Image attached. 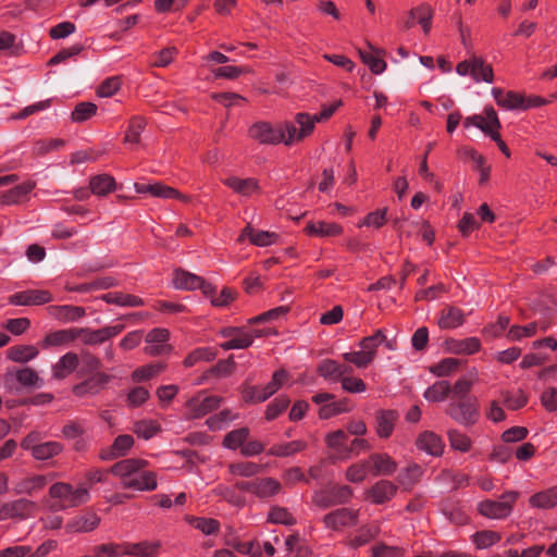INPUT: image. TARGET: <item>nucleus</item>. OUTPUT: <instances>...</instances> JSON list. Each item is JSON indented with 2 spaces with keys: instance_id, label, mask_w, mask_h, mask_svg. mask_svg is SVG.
<instances>
[{
  "instance_id": "4d7b16f0",
  "label": "nucleus",
  "mask_w": 557,
  "mask_h": 557,
  "mask_svg": "<svg viewBox=\"0 0 557 557\" xmlns=\"http://www.w3.org/2000/svg\"><path fill=\"white\" fill-rule=\"evenodd\" d=\"M502 396L505 406L512 411L522 409L527 406L529 400L528 395L521 388H519L516 394H512L509 391H503Z\"/></svg>"
},
{
  "instance_id": "37998d69",
  "label": "nucleus",
  "mask_w": 557,
  "mask_h": 557,
  "mask_svg": "<svg viewBox=\"0 0 557 557\" xmlns=\"http://www.w3.org/2000/svg\"><path fill=\"white\" fill-rule=\"evenodd\" d=\"M250 430L247 426H242L236 430L228 432L223 438V446L225 448L235 450L242 448L245 442L248 440Z\"/></svg>"
},
{
  "instance_id": "f257e3e1",
  "label": "nucleus",
  "mask_w": 557,
  "mask_h": 557,
  "mask_svg": "<svg viewBox=\"0 0 557 557\" xmlns=\"http://www.w3.org/2000/svg\"><path fill=\"white\" fill-rule=\"evenodd\" d=\"M445 412L457 423L471 428L480 419L479 400L473 395L468 398H459L458 401L449 403Z\"/></svg>"
},
{
  "instance_id": "b1692460",
  "label": "nucleus",
  "mask_w": 557,
  "mask_h": 557,
  "mask_svg": "<svg viewBox=\"0 0 557 557\" xmlns=\"http://www.w3.org/2000/svg\"><path fill=\"white\" fill-rule=\"evenodd\" d=\"M14 379L23 386H35L39 381L38 373L28 367L20 369L15 373L9 370L3 376L4 385L11 389Z\"/></svg>"
},
{
  "instance_id": "79ce46f5",
  "label": "nucleus",
  "mask_w": 557,
  "mask_h": 557,
  "mask_svg": "<svg viewBox=\"0 0 557 557\" xmlns=\"http://www.w3.org/2000/svg\"><path fill=\"white\" fill-rule=\"evenodd\" d=\"M411 15L416 17V23L421 25L424 35H429L434 15L432 7L428 3H422L411 9Z\"/></svg>"
},
{
  "instance_id": "393cba45",
  "label": "nucleus",
  "mask_w": 557,
  "mask_h": 557,
  "mask_svg": "<svg viewBox=\"0 0 557 557\" xmlns=\"http://www.w3.org/2000/svg\"><path fill=\"white\" fill-rule=\"evenodd\" d=\"M465 321L466 317L460 308L447 306L441 311L437 325L442 330H450L462 325Z\"/></svg>"
},
{
  "instance_id": "f8f14e48",
  "label": "nucleus",
  "mask_w": 557,
  "mask_h": 557,
  "mask_svg": "<svg viewBox=\"0 0 557 557\" xmlns=\"http://www.w3.org/2000/svg\"><path fill=\"white\" fill-rule=\"evenodd\" d=\"M148 466V461L141 458H127L115 462L109 472L113 475L120 476L121 482H125L127 479H133L134 474L145 469Z\"/></svg>"
},
{
  "instance_id": "49530a36",
  "label": "nucleus",
  "mask_w": 557,
  "mask_h": 557,
  "mask_svg": "<svg viewBox=\"0 0 557 557\" xmlns=\"http://www.w3.org/2000/svg\"><path fill=\"white\" fill-rule=\"evenodd\" d=\"M98 107L94 102L83 101L75 106L71 113V121L74 123H83L90 120L97 114Z\"/></svg>"
},
{
  "instance_id": "8fccbe9b",
  "label": "nucleus",
  "mask_w": 557,
  "mask_h": 557,
  "mask_svg": "<svg viewBox=\"0 0 557 557\" xmlns=\"http://www.w3.org/2000/svg\"><path fill=\"white\" fill-rule=\"evenodd\" d=\"M447 437L450 444V447L454 450H458L461 453H467L472 447L471 438L463 432L457 429H450L447 431Z\"/></svg>"
},
{
  "instance_id": "ea45409f",
  "label": "nucleus",
  "mask_w": 557,
  "mask_h": 557,
  "mask_svg": "<svg viewBox=\"0 0 557 557\" xmlns=\"http://www.w3.org/2000/svg\"><path fill=\"white\" fill-rule=\"evenodd\" d=\"M218 351L212 347H199L190 351L184 359L185 368H191L198 362H209L216 358Z\"/></svg>"
},
{
  "instance_id": "f03ea898",
  "label": "nucleus",
  "mask_w": 557,
  "mask_h": 557,
  "mask_svg": "<svg viewBox=\"0 0 557 557\" xmlns=\"http://www.w3.org/2000/svg\"><path fill=\"white\" fill-rule=\"evenodd\" d=\"M519 493L516 491L505 492L500 496V500L485 499L479 503L478 511L480 515L490 519H504L507 518L517 502Z\"/></svg>"
},
{
  "instance_id": "de8ad7c7",
  "label": "nucleus",
  "mask_w": 557,
  "mask_h": 557,
  "mask_svg": "<svg viewBox=\"0 0 557 557\" xmlns=\"http://www.w3.org/2000/svg\"><path fill=\"white\" fill-rule=\"evenodd\" d=\"M341 363L333 359H324L317 367L319 376L334 382L341 381Z\"/></svg>"
},
{
  "instance_id": "c85d7f7f",
  "label": "nucleus",
  "mask_w": 557,
  "mask_h": 557,
  "mask_svg": "<svg viewBox=\"0 0 557 557\" xmlns=\"http://www.w3.org/2000/svg\"><path fill=\"white\" fill-rule=\"evenodd\" d=\"M79 364L77 354L69 351L63 355L53 366V376L58 380L65 379L69 374L76 370Z\"/></svg>"
},
{
  "instance_id": "39448f33",
  "label": "nucleus",
  "mask_w": 557,
  "mask_h": 557,
  "mask_svg": "<svg viewBox=\"0 0 557 557\" xmlns=\"http://www.w3.org/2000/svg\"><path fill=\"white\" fill-rule=\"evenodd\" d=\"M36 509V503L26 498H18L13 502L4 503L0 507V521L8 519H27L34 515Z\"/></svg>"
},
{
  "instance_id": "bf43d9fd",
  "label": "nucleus",
  "mask_w": 557,
  "mask_h": 557,
  "mask_svg": "<svg viewBox=\"0 0 557 557\" xmlns=\"http://www.w3.org/2000/svg\"><path fill=\"white\" fill-rule=\"evenodd\" d=\"M295 122L299 125L298 141H301L306 137L310 136L317 123V121H314V116L306 112L297 113L295 115Z\"/></svg>"
},
{
  "instance_id": "5701e85b",
  "label": "nucleus",
  "mask_w": 557,
  "mask_h": 557,
  "mask_svg": "<svg viewBox=\"0 0 557 557\" xmlns=\"http://www.w3.org/2000/svg\"><path fill=\"white\" fill-rule=\"evenodd\" d=\"M121 482L124 488H134L137 491H154L158 486L157 473L153 471H143L133 479H125Z\"/></svg>"
},
{
  "instance_id": "2eb2a0df",
  "label": "nucleus",
  "mask_w": 557,
  "mask_h": 557,
  "mask_svg": "<svg viewBox=\"0 0 557 557\" xmlns=\"http://www.w3.org/2000/svg\"><path fill=\"white\" fill-rule=\"evenodd\" d=\"M398 417L397 410L394 409H380L375 412V432L380 438L392 436Z\"/></svg>"
},
{
  "instance_id": "f704fd0d",
  "label": "nucleus",
  "mask_w": 557,
  "mask_h": 557,
  "mask_svg": "<svg viewBox=\"0 0 557 557\" xmlns=\"http://www.w3.org/2000/svg\"><path fill=\"white\" fill-rule=\"evenodd\" d=\"M529 503L532 507L549 509L557 505V485L533 494Z\"/></svg>"
},
{
  "instance_id": "a211bd4d",
  "label": "nucleus",
  "mask_w": 557,
  "mask_h": 557,
  "mask_svg": "<svg viewBox=\"0 0 557 557\" xmlns=\"http://www.w3.org/2000/svg\"><path fill=\"white\" fill-rule=\"evenodd\" d=\"M124 555L135 557H156L161 547V542L143 541L138 543H122Z\"/></svg>"
},
{
  "instance_id": "680f3d73",
  "label": "nucleus",
  "mask_w": 557,
  "mask_h": 557,
  "mask_svg": "<svg viewBox=\"0 0 557 557\" xmlns=\"http://www.w3.org/2000/svg\"><path fill=\"white\" fill-rule=\"evenodd\" d=\"M101 367L102 362L99 357L89 351L82 352V367L79 370L81 375L85 376L101 372Z\"/></svg>"
},
{
  "instance_id": "6ab92c4d",
  "label": "nucleus",
  "mask_w": 557,
  "mask_h": 557,
  "mask_svg": "<svg viewBox=\"0 0 557 557\" xmlns=\"http://www.w3.org/2000/svg\"><path fill=\"white\" fill-rule=\"evenodd\" d=\"M416 445L420 450H424L435 457L441 456L444 451V443L441 436L432 431L421 433L416 441Z\"/></svg>"
},
{
  "instance_id": "20e7f679",
  "label": "nucleus",
  "mask_w": 557,
  "mask_h": 557,
  "mask_svg": "<svg viewBox=\"0 0 557 557\" xmlns=\"http://www.w3.org/2000/svg\"><path fill=\"white\" fill-rule=\"evenodd\" d=\"M248 135L261 145H277L285 139L283 128L273 127L264 121L253 123L248 129Z\"/></svg>"
},
{
  "instance_id": "c756f323",
  "label": "nucleus",
  "mask_w": 557,
  "mask_h": 557,
  "mask_svg": "<svg viewBox=\"0 0 557 557\" xmlns=\"http://www.w3.org/2000/svg\"><path fill=\"white\" fill-rule=\"evenodd\" d=\"M116 189V182L110 174H98L90 177L89 190L97 196H107Z\"/></svg>"
},
{
  "instance_id": "09e8293b",
  "label": "nucleus",
  "mask_w": 557,
  "mask_h": 557,
  "mask_svg": "<svg viewBox=\"0 0 557 557\" xmlns=\"http://www.w3.org/2000/svg\"><path fill=\"white\" fill-rule=\"evenodd\" d=\"M77 338H82L85 345H100L108 341L104 327L90 330L88 327H76Z\"/></svg>"
},
{
  "instance_id": "aec40b11",
  "label": "nucleus",
  "mask_w": 557,
  "mask_h": 557,
  "mask_svg": "<svg viewBox=\"0 0 557 557\" xmlns=\"http://www.w3.org/2000/svg\"><path fill=\"white\" fill-rule=\"evenodd\" d=\"M47 310L51 317L59 321H67V322H74L86 314V310L84 307L79 306H72V305H62L57 306L52 305L47 307Z\"/></svg>"
},
{
  "instance_id": "58836bf2",
  "label": "nucleus",
  "mask_w": 557,
  "mask_h": 557,
  "mask_svg": "<svg viewBox=\"0 0 557 557\" xmlns=\"http://www.w3.org/2000/svg\"><path fill=\"white\" fill-rule=\"evenodd\" d=\"M166 368V363L163 361L151 362L135 369L132 373V380L134 382H144L148 381L161 372H163Z\"/></svg>"
},
{
  "instance_id": "ddd939ff",
  "label": "nucleus",
  "mask_w": 557,
  "mask_h": 557,
  "mask_svg": "<svg viewBox=\"0 0 557 557\" xmlns=\"http://www.w3.org/2000/svg\"><path fill=\"white\" fill-rule=\"evenodd\" d=\"M368 461L373 476L392 475L397 470V462L386 453L371 454Z\"/></svg>"
},
{
  "instance_id": "a19ab883",
  "label": "nucleus",
  "mask_w": 557,
  "mask_h": 557,
  "mask_svg": "<svg viewBox=\"0 0 557 557\" xmlns=\"http://www.w3.org/2000/svg\"><path fill=\"white\" fill-rule=\"evenodd\" d=\"M451 393V385L448 381H437L428 387L423 397L431 403L444 401Z\"/></svg>"
},
{
  "instance_id": "4be33fe9",
  "label": "nucleus",
  "mask_w": 557,
  "mask_h": 557,
  "mask_svg": "<svg viewBox=\"0 0 557 557\" xmlns=\"http://www.w3.org/2000/svg\"><path fill=\"white\" fill-rule=\"evenodd\" d=\"M223 184L231 188L234 193L248 197L255 191L260 190L259 181L253 177L240 178L237 176H230L223 180Z\"/></svg>"
},
{
  "instance_id": "13d9d810",
  "label": "nucleus",
  "mask_w": 557,
  "mask_h": 557,
  "mask_svg": "<svg viewBox=\"0 0 557 557\" xmlns=\"http://www.w3.org/2000/svg\"><path fill=\"white\" fill-rule=\"evenodd\" d=\"M263 467L259 463L251 461L234 462L228 466V471L232 474L245 478L253 476L262 471Z\"/></svg>"
},
{
  "instance_id": "1a4fd4ad",
  "label": "nucleus",
  "mask_w": 557,
  "mask_h": 557,
  "mask_svg": "<svg viewBox=\"0 0 557 557\" xmlns=\"http://www.w3.org/2000/svg\"><path fill=\"white\" fill-rule=\"evenodd\" d=\"M223 398L220 396H207L202 400H199L198 396L191 397L186 401V407L189 410L188 419H199L206 414L216 410Z\"/></svg>"
},
{
  "instance_id": "3c124183",
  "label": "nucleus",
  "mask_w": 557,
  "mask_h": 557,
  "mask_svg": "<svg viewBox=\"0 0 557 557\" xmlns=\"http://www.w3.org/2000/svg\"><path fill=\"white\" fill-rule=\"evenodd\" d=\"M147 121L144 116L136 115L129 120L128 127L124 137L125 143L138 144L141 132L145 129Z\"/></svg>"
},
{
  "instance_id": "c9c22d12",
  "label": "nucleus",
  "mask_w": 557,
  "mask_h": 557,
  "mask_svg": "<svg viewBox=\"0 0 557 557\" xmlns=\"http://www.w3.org/2000/svg\"><path fill=\"white\" fill-rule=\"evenodd\" d=\"M352 409L349 398L344 397L339 400L323 405L319 409V418L322 420L330 419L343 412H349Z\"/></svg>"
},
{
  "instance_id": "338daca9",
  "label": "nucleus",
  "mask_w": 557,
  "mask_h": 557,
  "mask_svg": "<svg viewBox=\"0 0 557 557\" xmlns=\"http://www.w3.org/2000/svg\"><path fill=\"white\" fill-rule=\"evenodd\" d=\"M370 471L369 461L357 462L349 466L346 470V479L351 483H361L366 480Z\"/></svg>"
},
{
  "instance_id": "2f4dec72",
  "label": "nucleus",
  "mask_w": 557,
  "mask_h": 557,
  "mask_svg": "<svg viewBox=\"0 0 557 557\" xmlns=\"http://www.w3.org/2000/svg\"><path fill=\"white\" fill-rule=\"evenodd\" d=\"M38 349L33 345H14L7 350V358L18 363H26L38 356Z\"/></svg>"
},
{
  "instance_id": "72a5a7b5",
  "label": "nucleus",
  "mask_w": 557,
  "mask_h": 557,
  "mask_svg": "<svg viewBox=\"0 0 557 557\" xmlns=\"http://www.w3.org/2000/svg\"><path fill=\"white\" fill-rule=\"evenodd\" d=\"M64 449L63 444L55 441L44 442L30 451L32 456L36 460H48L54 456L60 455Z\"/></svg>"
},
{
  "instance_id": "0eeeda50",
  "label": "nucleus",
  "mask_w": 557,
  "mask_h": 557,
  "mask_svg": "<svg viewBox=\"0 0 557 557\" xmlns=\"http://www.w3.org/2000/svg\"><path fill=\"white\" fill-rule=\"evenodd\" d=\"M8 300L13 306H40L51 302L53 296L47 289H26L11 295Z\"/></svg>"
},
{
  "instance_id": "7c9ffc66",
  "label": "nucleus",
  "mask_w": 557,
  "mask_h": 557,
  "mask_svg": "<svg viewBox=\"0 0 557 557\" xmlns=\"http://www.w3.org/2000/svg\"><path fill=\"white\" fill-rule=\"evenodd\" d=\"M203 283V277L183 269L174 271L173 284L178 289L195 290Z\"/></svg>"
},
{
  "instance_id": "6e6d98bb",
  "label": "nucleus",
  "mask_w": 557,
  "mask_h": 557,
  "mask_svg": "<svg viewBox=\"0 0 557 557\" xmlns=\"http://www.w3.org/2000/svg\"><path fill=\"white\" fill-rule=\"evenodd\" d=\"M461 360L457 358H444L438 363H435L430 367V372L438 377H444L450 375L455 372L461 364Z\"/></svg>"
},
{
  "instance_id": "e433bc0d",
  "label": "nucleus",
  "mask_w": 557,
  "mask_h": 557,
  "mask_svg": "<svg viewBox=\"0 0 557 557\" xmlns=\"http://www.w3.org/2000/svg\"><path fill=\"white\" fill-rule=\"evenodd\" d=\"M307 448V443L301 440L283 443V444H275L272 447L269 448L267 454L269 456H275V457H288L292 455H295L297 453H300Z\"/></svg>"
},
{
  "instance_id": "7ed1b4c3",
  "label": "nucleus",
  "mask_w": 557,
  "mask_h": 557,
  "mask_svg": "<svg viewBox=\"0 0 557 557\" xmlns=\"http://www.w3.org/2000/svg\"><path fill=\"white\" fill-rule=\"evenodd\" d=\"M548 103H550L549 100L537 95L527 96L524 92L508 90L506 91L504 102H502V108L511 111H527L529 109L539 108Z\"/></svg>"
},
{
  "instance_id": "69168bd1",
  "label": "nucleus",
  "mask_w": 557,
  "mask_h": 557,
  "mask_svg": "<svg viewBox=\"0 0 557 557\" xmlns=\"http://www.w3.org/2000/svg\"><path fill=\"white\" fill-rule=\"evenodd\" d=\"M343 358L346 362L352 363L359 369L367 368L374 360L371 351L361 348L359 351L345 352Z\"/></svg>"
},
{
  "instance_id": "dca6fc26",
  "label": "nucleus",
  "mask_w": 557,
  "mask_h": 557,
  "mask_svg": "<svg viewBox=\"0 0 557 557\" xmlns=\"http://www.w3.org/2000/svg\"><path fill=\"white\" fill-rule=\"evenodd\" d=\"M245 238H248L249 242L255 246L267 247L276 244L280 236L274 232L256 231L251 224L248 223L242 231L237 242L240 243Z\"/></svg>"
},
{
  "instance_id": "c03bdc74",
  "label": "nucleus",
  "mask_w": 557,
  "mask_h": 557,
  "mask_svg": "<svg viewBox=\"0 0 557 557\" xmlns=\"http://www.w3.org/2000/svg\"><path fill=\"white\" fill-rule=\"evenodd\" d=\"M185 520L206 535L215 534L220 530V522L213 518L186 516Z\"/></svg>"
},
{
  "instance_id": "6e6552de",
  "label": "nucleus",
  "mask_w": 557,
  "mask_h": 557,
  "mask_svg": "<svg viewBox=\"0 0 557 557\" xmlns=\"http://www.w3.org/2000/svg\"><path fill=\"white\" fill-rule=\"evenodd\" d=\"M326 528L338 531L345 527H354L358 523V510L342 507L326 513L323 517Z\"/></svg>"
},
{
  "instance_id": "412c9836",
  "label": "nucleus",
  "mask_w": 557,
  "mask_h": 557,
  "mask_svg": "<svg viewBox=\"0 0 557 557\" xmlns=\"http://www.w3.org/2000/svg\"><path fill=\"white\" fill-rule=\"evenodd\" d=\"M35 187L36 183L33 181L18 184L0 195V205L11 206L21 203Z\"/></svg>"
},
{
  "instance_id": "f3484780",
  "label": "nucleus",
  "mask_w": 557,
  "mask_h": 557,
  "mask_svg": "<svg viewBox=\"0 0 557 557\" xmlns=\"http://www.w3.org/2000/svg\"><path fill=\"white\" fill-rule=\"evenodd\" d=\"M304 232L308 236L315 237H337L341 236L344 232V228L341 224L336 222H325V221H309L304 228Z\"/></svg>"
},
{
  "instance_id": "052dcab7",
  "label": "nucleus",
  "mask_w": 557,
  "mask_h": 557,
  "mask_svg": "<svg viewBox=\"0 0 557 557\" xmlns=\"http://www.w3.org/2000/svg\"><path fill=\"white\" fill-rule=\"evenodd\" d=\"M133 431L138 437L149 440L161 431V426L154 420H140L135 422Z\"/></svg>"
},
{
  "instance_id": "9b49d317",
  "label": "nucleus",
  "mask_w": 557,
  "mask_h": 557,
  "mask_svg": "<svg viewBox=\"0 0 557 557\" xmlns=\"http://www.w3.org/2000/svg\"><path fill=\"white\" fill-rule=\"evenodd\" d=\"M445 351L454 355H473L481 350V341L478 337L465 339L446 338L443 343Z\"/></svg>"
},
{
  "instance_id": "473e14b6",
  "label": "nucleus",
  "mask_w": 557,
  "mask_h": 557,
  "mask_svg": "<svg viewBox=\"0 0 557 557\" xmlns=\"http://www.w3.org/2000/svg\"><path fill=\"white\" fill-rule=\"evenodd\" d=\"M282 490L281 483L274 478H262L255 480V494L259 498H269L278 494Z\"/></svg>"
},
{
  "instance_id": "e2e57ef3",
  "label": "nucleus",
  "mask_w": 557,
  "mask_h": 557,
  "mask_svg": "<svg viewBox=\"0 0 557 557\" xmlns=\"http://www.w3.org/2000/svg\"><path fill=\"white\" fill-rule=\"evenodd\" d=\"M473 543L478 549L487 548L500 541L498 532L492 530L478 531L472 536Z\"/></svg>"
},
{
  "instance_id": "864d4df0",
  "label": "nucleus",
  "mask_w": 557,
  "mask_h": 557,
  "mask_svg": "<svg viewBox=\"0 0 557 557\" xmlns=\"http://www.w3.org/2000/svg\"><path fill=\"white\" fill-rule=\"evenodd\" d=\"M472 78L475 82L483 81L492 83L494 81V71L491 64H487L481 57L474 55V67L472 69Z\"/></svg>"
},
{
  "instance_id": "774afa93",
  "label": "nucleus",
  "mask_w": 557,
  "mask_h": 557,
  "mask_svg": "<svg viewBox=\"0 0 557 557\" xmlns=\"http://www.w3.org/2000/svg\"><path fill=\"white\" fill-rule=\"evenodd\" d=\"M268 521L284 525H294L297 522L293 515L287 510V508L280 506H274L271 508L268 516Z\"/></svg>"
},
{
  "instance_id": "9d476101",
  "label": "nucleus",
  "mask_w": 557,
  "mask_h": 557,
  "mask_svg": "<svg viewBox=\"0 0 557 557\" xmlns=\"http://www.w3.org/2000/svg\"><path fill=\"white\" fill-rule=\"evenodd\" d=\"M398 486L388 480H380L364 492V497L374 505L389 502L397 493Z\"/></svg>"
},
{
  "instance_id": "cd10ccee",
  "label": "nucleus",
  "mask_w": 557,
  "mask_h": 557,
  "mask_svg": "<svg viewBox=\"0 0 557 557\" xmlns=\"http://www.w3.org/2000/svg\"><path fill=\"white\" fill-rule=\"evenodd\" d=\"M422 474V467L413 462L401 469L396 480L405 491H411L420 482Z\"/></svg>"
},
{
  "instance_id": "4c0bfd02",
  "label": "nucleus",
  "mask_w": 557,
  "mask_h": 557,
  "mask_svg": "<svg viewBox=\"0 0 557 557\" xmlns=\"http://www.w3.org/2000/svg\"><path fill=\"white\" fill-rule=\"evenodd\" d=\"M101 299L107 304H113L123 307H140L144 305V300L140 297L121 292L103 294Z\"/></svg>"
},
{
  "instance_id": "a18cd8bd",
  "label": "nucleus",
  "mask_w": 557,
  "mask_h": 557,
  "mask_svg": "<svg viewBox=\"0 0 557 557\" xmlns=\"http://www.w3.org/2000/svg\"><path fill=\"white\" fill-rule=\"evenodd\" d=\"M236 368V363L234 361V357L230 356L226 359L219 360L213 367L205 372V374L200 377L198 383H201L208 375L213 376H228L231 375Z\"/></svg>"
},
{
  "instance_id": "4468645a",
  "label": "nucleus",
  "mask_w": 557,
  "mask_h": 557,
  "mask_svg": "<svg viewBox=\"0 0 557 557\" xmlns=\"http://www.w3.org/2000/svg\"><path fill=\"white\" fill-rule=\"evenodd\" d=\"M101 518L94 511H86L76 516L65 525L67 533H87L94 531L100 524Z\"/></svg>"
},
{
  "instance_id": "5fc2aeb1",
  "label": "nucleus",
  "mask_w": 557,
  "mask_h": 557,
  "mask_svg": "<svg viewBox=\"0 0 557 557\" xmlns=\"http://www.w3.org/2000/svg\"><path fill=\"white\" fill-rule=\"evenodd\" d=\"M289 404L290 399L287 395L277 396L267 406L264 419L267 421L275 420L281 413H283L288 408Z\"/></svg>"
},
{
  "instance_id": "423d86ee",
  "label": "nucleus",
  "mask_w": 557,
  "mask_h": 557,
  "mask_svg": "<svg viewBox=\"0 0 557 557\" xmlns=\"http://www.w3.org/2000/svg\"><path fill=\"white\" fill-rule=\"evenodd\" d=\"M112 376L104 372H97L89 375L81 383L73 386L72 392L77 397H84L86 395H97L106 388L110 383Z\"/></svg>"
},
{
  "instance_id": "0e129e2a",
  "label": "nucleus",
  "mask_w": 557,
  "mask_h": 557,
  "mask_svg": "<svg viewBox=\"0 0 557 557\" xmlns=\"http://www.w3.org/2000/svg\"><path fill=\"white\" fill-rule=\"evenodd\" d=\"M385 341V333L382 330H376L372 335L362 337L358 345L362 350L371 351L375 359L377 347Z\"/></svg>"
},
{
  "instance_id": "a878e982",
  "label": "nucleus",
  "mask_w": 557,
  "mask_h": 557,
  "mask_svg": "<svg viewBox=\"0 0 557 557\" xmlns=\"http://www.w3.org/2000/svg\"><path fill=\"white\" fill-rule=\"evenodd\" d=\"M76 327L67 330H58L46 334L40 343L41 348L58 347L67 345L77 339Z\"/></svg>"
},
{
  "instance_id": "603ef678",
  "label": "nucleus",
  "mask_w": 557,
  "mask_h": 557,
  "mask_svg": "<svg viewBox=\"0 0 557 557\" xmlns=\"http://www.w3.org/2000/svg\"><path fill=\"white\" fill-rule=\"evenodd\" d=\"M347 438L348 436L345 431L336 430L326 434L325 444L329 448L337 451L336 458L344 459V448L348 447L346 445Z\"/></svg>"
},
{
  "instance_id": "bb28decb",
  "label": "nucleus",
  "mask_w": 557,
  "mask_h": 557,
  "mask_svg": "<svg viewBox=\"0 0 557 557\" xmlns=\"http://www.w3.org/2000/svg\"><path fill=\"white\" fill-rule=\"evenodd\" d=\"M134 188L138 194H150L157 198L172 199L173 196L180 195V190L168 186L161 182L154 184L135 183Z\"/></svg>"
}]
</instances>
